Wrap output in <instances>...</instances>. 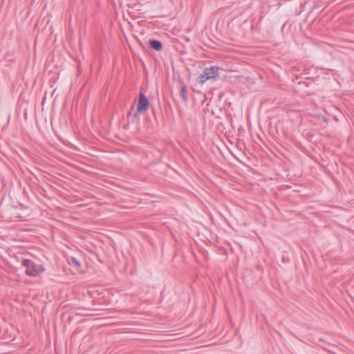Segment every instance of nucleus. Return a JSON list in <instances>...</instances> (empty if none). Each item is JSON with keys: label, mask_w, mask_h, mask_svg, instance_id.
<instances>
[{"label": "nucleus", "mask_w": 354, "mask_h": 354, "mask_svg": "<svg viewBox=\"0 0 354 354\" xmlns=\"http://www.w3.org/2000/svg\"><path fill=\"white\" fill-rule=\"evenodd\" d=\"M21 265L26 268L25 274L30 277H37L46 270L43 265L36 263L28 259H23Z\"/></svg>", "instance_id": "nucleus-1"}, {"label": "nucleus", "mask_w": 354, "mask_h": 354, "mask_svg": "<svg viewBox=\"0 0 354 354\" xmlns=\"http://www.w3.org/2000/svg\"><path fill=\"white\" fill-rule=\"evenodd\" d=\"M234 159L239 160L243 165L250 168L254 173V167H258L259 160L257 156H241V158H239L237 156H232Z\"/></svg>", "instance_id": "nucleus-2"}, {"label": "nucleus", "mask_w": 354, "mask_h": 354, "mask_svg": "<svg viewBox=\"0 0 354 354\" xmlns=\"http://www.w3.org/2000/svg\"><path fill=\"white\" fill-rule=\"evenodd\" d=\"M218 75V68L216 66H212L210 68H206L203 73L199 77L200 82L203 84L207 80L214 78Z\"/></svg>", "instance_id": "nucleus-3"}, {"label": "nucleus", "mask_w": 354, "mask_h": 354, "mask_svg": "<svg viewBox=\"0 0 354 354\" xmlns=\"http://www.w3.org/2000/svg\"><path fill=\"white\" fill-rule=\"evenodd\" d=\"M148 108L149 102L147 98L144 94H140V97L137 105V113L146 111Z\"/></svg>", "instance_id": "nucleus-4"}, {"label": "nucleus", "mask_w": 354, "mask_h": 354, "mask_svg": "<svg viewBox=\"0 0 354 354\" xmlns=\"http://www.w3.org/2000/svg\"><path fill=\"white\" fill-rule=\"evenodd\" d=\"M68 262L71 266H74L77 268H79L81 267V263L80 261H78L75 257H71L68 259Z\"/></svg>", "instance_id": "nucleus-5"}, {"label": "nucleus", "mask_w": 354, "mask_h": 354, "mask_svg": "<svg viewBox=\"0 0 354 354\" xmlns=\"http://www.w3.org/2000/svg\"><path fill=\"white\" fill-rule=\"evenodd\" d=\"M149 44H150L151 47L156 50H160L162 48V44L158 41L151 40Z\"/></svg>", "instance_id": "nucleus-6"}, {"label": "nucleus", "mask_w": 354, "mask_h": 354, "mask_svg": "<svg viewBox=\"0 0 354 354\" xmlns=\"http://www.w3.org/2000/svg\"><path fill=\"white\" fill-rule=\"evenodd\" d=\"M186 93H187V88H186V86L185 85L182 86L181 87V92H180V95H181V97L183 99L184 101H186L187 100V95H186Z\"/></svg>", "instance_id": "nucleus-7"}]
</instances>
